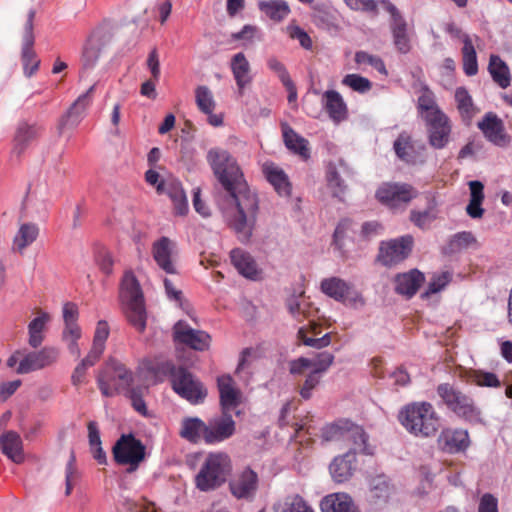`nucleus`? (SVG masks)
Wrapping results in <instances>:
<instances>
[{"instance_id": "54", "label": "nucleus", "mask_w": 512, "mask_h": 512, "mask_svg": "<svg viewBox=\"0 0 512 512\" xmlns=\"http://www.w3.org/2000/svg\"><path fill=\"white\" fill-rule=\"evenodd\" d=\"M355 62L360 67L364 68L365 66H371L374 69H376L379 73L387 75V70L385 68L384 62L378 56L369 54L364 51H359L355 54Z\"/></svg>"}, {"instance_id": "37", "label": "nucleus", "mask_w": 512, "mask_h": 512, "mask_svg": "<svg viewBox=\"0 0 512 512\" xmlns=\"http://www.w3.org/2000/svg\"><path fill=\"white\" fill-rule=\"evenodd\" d=\"M51 320L49 313L38 311L36 317L28 324V344L36 349L44 341L46 325Z\"/></svg>"}, {"instance_id": "10", "label": "nucleus", "mask_w": 512, "mask_h": 512, "mask_svg": "<svg viewBox=\"0 0 512 512\" xmlns=\"http://www.w3.org/2000/svg\"><path fill=\"white\" fill-rule=\"evenodd\" d=\"M167 369L172 372V386L176 393L191 403H198L206 397L202 384L184 369L175 370L167 363Z\"/></svg>"}, {"instance_id": "52", "label": "nucleus", "mask_w": 512, "mask_h": 512, "mask_svg": "<svg viewBox=\"0 0 512 512\" xmlns=\"http://www.w3.org/2000/svg\"><path fill=\"white\" fill-rule=\"evenodd\" d=\"M348 420L339 421L323 427L321 437L324 441H335L342 443Z\"/></svg>"}, {"instance_id": "59", "label": "nucleus", "mask_w": 512, "mask_h": 512, "mask_svg": "<svg viewBox=\"0 0 512 512\" xmlns=\"http://www.w3.org/2000/svg\"><path fill=\"white\" fill-rule=\"evenodd\" d=\"M451 281V274L447 271L434 274L428 284L425 296L440 292Z\"/></svg>"}, {"instance_id": "29", "label": "nucleus", "mask_w": 512, "mask_h": 512, "mask_svg": "<svg viewBox=\"0 0 512 512\" xmlns=\"http://www.w3.org/2000/svg\"><path fill=\"white\" fill-rule=\"evenodd\" d=\"M344 432L342 444L356 456L357 453L372 454V448L368 443V436L359 425L348 421Z\"/></svg>"}, {"instance_id": "21", "label": "nucleus", "mask_w": 512, "mask_h": 512, "mask_svg": "<svg viewBox=\"0 0 512 512\" xmlns=\"http://www.w3.org/2000/svg\"><path fill=\"white\" fill-rule=\"evenodd\" d=\"M425 122L430 145L436 149L444 148L450 140L452 130L449 117L442 113L426 119Z\"/></svg>"}, {"instance_id": "33", "label": "nucleus", "mask_w": 512, "mask_h": 512, "mask_svg": "<svg viewBox=\"0 0 512 512\" xmlns=\"http://www.w3.org/2000/svg\"><path fill=\"white\" fill-rule=\"evenodd\" d=\"M230 67L239 93L242 95L244 89L248 87L252 82L250 63L246 56L240 52L232 57Z\"/></svg>"}, {"instance_id": "34", "label": "nucleus", "mask_w": 512, "mask_h": 512, "mask_svg": "<svg viewBox=\"0 0 512 512\" xmlns=\"http://www.w3.org/2000/svg\"><path fill=\"white\" fill-rule=\"evenodd\" d=\"M454 100L461 120L470 125L472 119L479 113L478 107L474 104L472 96L464 87H458L454 93Z\"/></svg>"}, {"instance_id": "11", "label": "nucleus", "mask_w": 512, "mask_h": 512, "mask_svg": "<svg viewBox=\"0 0 512 512\" xmlns=\"http://www.w3.org/2000/svg\"><path fill=\"white\" fill-rule=\"evenodd\" d=\"M64 327L61 334V340L66 345L68 352L75 357H80L81 348L79 340L82 337V329L78 325V308L75 304L67 302L62 309Z\"/></svg>"}, {"instance_id": "35", "label": "nucleus", "mask_w": 512, "mask_h": 512, "mask_svg": "<svg viewBox=\"0 0 512 512\" xmlns=\"http://www.w3.org/2000/svg\"><path fill=\"white\" fill-rule=\"evenodd\" d=\"M281 129L285 146L302 159H308L310 157L309 142L286 123H282Z\"/></svg>"}, {"instance_id": "28", "label": "nucleus", "mask_w": 512, "mask_h": 512, "mask_svg": "<svg viewBox=\"0 0 512 512\" xmlns=\"http://www.w3.org/2000/svg\"><path fill=\"white\" fill-rule=\"evenodd\" d=\"M382 9L386 10L392 17L391 29L394 38V44L397 49L406 53L409 51V38L406 32V23L399 14L397 8L388 0L380 2Z\"/></svg>"}, {"instance_id": "31", "label": "nucleus", "mask_w": 512, "mask_h": 512, "mask_svg": "<svg viewBox=\"0 0 512 512\" xmlns=\"http://www.w3.org/2000/svg\"><path fill=\"white\" fill-rule=\"evenodd\" d=\"M356 468V456L351 452H346L341 456H337L330 464V474L337 483L348 481Z\"/></svg>"}, {"instance_id": "9", "label": "nucleus", "mask_w": 512, "mask_h": 512, "mask_svg": "<svg viewBox=\"0 0 512 512\" xmlns=\"http://www.w3.org/2000/svg\"><path fill=\"white\" fill-rule=\"evenodd\" d=\"M418 195L407 183H383L376 191L377 200L391 210H403Z\"/></svg>"}, {"instance_id": "2", "label": "nucleus", "mask_w": 512, "mask_h": 512, "mask_svg": "<svg viewBox=\"0 0 512 512\" xmlns=\"http://www.w3.org/2000/svg\"><path fill=\"white\" fill-rule=\"evenodd\" d=\"M232 460L221 451L208 453L194 477L195 487L201 492H211L220 488L231 475Z\"/></svg>"}, {"instance_id": "5", "label": "nucleus", "mask_w": 512, "mask_h": 512, "mask_svg": "<svg viewBox=\"0 0 512 512\" xmlns=\"http://www.w3.org/2000/svg\"><path fill=\"white\" fill-rule=\"evenodd\" d=\"M120 296L129 322L140 332L146 327V309L139 282L132 272H126L121 284Z\"/></svg>"}, {"instance_id": "38", "label": "nucleus", "mask_w": 512, "mask_h": 512, "mask_svg": "<svg viewBox=\"0 0 512 512\" xmlns=\"http://www.w3.org/2000/svg\"><path fill=\"white\" fill-rule=\"evenodd\" d=\"M424 281V275L418 270L400 274L395 279V290L402 295L412 296Z\"/></svg>"}, {"instance_id": "47", "label": "nucleus", "mask_w": 512, "mask_h": 512, "mask_svg": "<svg viewBox=\"0 0 512 512\" xmlns=\"http://www.w3.org/2000/svg\"><path fill=\"white\" fill-rule=\"evenodd\" d=\"M418 110L424 120L444 113L436 103L433 92L426 88L421 91L418 97Z\"/></svg>"}, {"instance_id": "6", "label": "nucleus", "mask_w": 512, "mask_h": 512, "mask_svg": "<svg viewBox=\"0 0 512 512\" xmlns=\"http://www.w3.org/2000/svg\"><path fill=\"white\" fill-rule=\"evenodd\" d=\"M132 382V372L116 360H110L97 378L98 387L105 397L114 396L119 389L128 388Z\"/></svg>"}, {"instance_id": "51", "label": "nucleus", "mask_w": 512, "mask_h": 512, "mask_svg": "<svg viewBox=\"0 0 512 512\" xmlns=\"http://www.w3.org/2000/svg\"><path fill=\"white\" fill-rule=\"evenodd\" d=\"M65 476V495L69 496L72 493L75 483L80 478V472L76 466V458L73 452H71L68 462L64 470Z\"/></svg>"}, {"instance_id": "19", "label": "nucleus", "mask_w": 512, "mask_h": 512, "mask_svg": "<svg viewBox=\"0 0 512 512\" xmlns=\"http://www.w3.org/2000/svg\"><path fill=\"white\" fill-rule=\"evenodd\" d=\"M151 253L157 266L167 274L177 273L176 244L167 237H161L152 244Z\"/></svg>"}, {"instance_id": "15", "label": "nucleus", "mask_w": 512, "mask_h": 512, "mask_svg": "<svg viewBox=\"0 0 512 512\" xmlns=\"http://www.w3.org/2000/svg\"><path fill=\"white\" fill-rule=\"evenodd\" d=\"M438 394L448 408L457 415L466 419H474L478 416L473 400L453 386L449 384L439 385Z\"/></svg>"}, {"instance_id": "25", "label": "nucleus", "mask_w": 512, "mask_h": 512, "mask_svg": "<svg viewBox=\"0 0 512 512\" xmlns=\"http://www.w3.org/2000/svg\"><path fill=\"white\" fill-rule=\"evenodd\" d=\"M235 432V422L228 413L212 418L207 423L205 442L214 444L230 438Z\"/></svg>"}, {"instance_id": "23", "label": "nucleus", "mask_w": 512, "mask_h": 512, "mask_svg": "<svg viewBox=\"0 0 512 512\" xmlns=\"http://www.w3.org/2000/svg\"><path fill=\"white\" fill-rule=\"evenodd\" d=\"M157 193L168 195L173 203L175 215L185 216L188 213L189 206L187 197L178 180L174 178L162 180L157 186Z\"/></svg>"}, {"instance_id": "3", "label": "nucleus", "mask_w": 512, "mask_h": 512, "mask_svg": "<svg viewBox=\"0 0 512 512\" xmlns=\"http://www.w3.org/2000/svg\"><path fill=\"white\" fill-rule=\"evenodd\" d=\"M401 424L415 436L430 437L439 428V417L428 402L407 405L399 414Z\"/></svg>"}, {"instance_id": "36", "label": "nucleus", "mask_w": 512, "mask_h": 512, "mask_svg": "<svg viewBox=\"0 0 512 512\" xmlns=\"http://www.w3.org/2000/svg\"><path fill=\"white\" fill-rule=\"evenodd\" d=\"M263 172L267 180L281 196H288L291 192V185L285 172L272 162L263 164Z\"/></svg>"}, {"instance_id": "57", "label": "nucleus", "mask_w": 512, "mask_h": 512, "mask_svg": "<svg viewBox=\"0 0 512 512\" xmlns=\"http://www.w3.org/2000/svg\"><path fill=\"white\" fill-rule=\"evenodd\" d=\"M345 4L352 10L362 11L367 13H372L376 15L378 13L379 7L382 8V5L379 1L375 0H343Z\"/></svg>"}, {"instance_id": "22", "label": "nucleus", "mask_w": 512, "mask_h": 512, "mask_svg": "<svg viewBox=\"0 0 512 512\" xmlns=\"http://www.w3.org/2000/svg\"><path fill=\"white\" fill-rule=\"evenodd\" d=\"M222 411L228 413L235 410L243 400V394L230 375H222L217 379Z\"/></svg>"}, {"instance_id": "12", "label": "nucleus", "mask_w": 512, "mask_h": 512, "mask_svg": "<svg viewBox=\"0 0 512 512\" xmlns=\"http://www.w3.org/2000/svg\"><path fill=\"white\" fill-rule=\"evenodd\" d=\"M113 456L117 463L129 465L134 471L145 457V447L132 435H123L113 447Z\"/></svg>"}, {"instance_id": "27", "label": "nucleus", "mask_w": 512, "mask_h": 512, "mask_svg": "<svg viewBox=\"0 0 512 512\" xmlns=\"http://www.w3.org/2000/svg\"><path fill=\"white\" fill-rule=\"evenodd\" d=\"M397 156L409 164L423 163L425 158V146L422 143L412 141L407 134H401L394 143Z\"/></svg>"}, {"instance_id": "49", "label": "nucleus", "mask_w": 512, "mask_h": 512, "mask_svg": "<svg viewBox=\"0 0 512 512\" xmlns=\"http://www.w3.org/2000/svg\"><path fill=\"white\" fill-rule=\"evenodd\" d=\"M37 136V129L33 125L21 123L14 136V152L21 154L30 142Z\"/></svg>"}, {"instance_id": "41", "label": "nucleus", "mask_w": 512, "mask_h": 512, "mask_svg": "<svg viewBox=\"0 0 512 512\" xmlns=\"http://www.w3.org/2000/svg\"><path fill=\"white\" fill-rule=\"evenodd\" d=\"M207 424L199 418H185L182 421L180 436L192 443H198L201 439L205 441Z\"/></svg>"}, {"instance_id": "13", "label": "nucleus", "mask_w": 512, "mask_h": 512, "mask_svg": "<svg viewBox=\"0 0 512 512\" xmlns=\"http://www.w3.org/2000/svg\"><path fill=\"white\" fill-rule=\"evenodd\" d=\"M321 290L327 296L347 306L358 308L364 305V299L360 292L340 278L331 277L322 280Z\"/></svg>"}, {"instance_id": "56", "label": "nucleus", "mask_w": 512, "mask_h": 512, "mask_svg": "<svg viewBox=\"0 0 512 512\" xmlns=\"http://www.w3.org/2000/svg\"><path fill=\"white\" fill-rule=\"evenodd\" d=\"M342 84L359 93H365L372 87L371 82L367 78L358 74L346 75L342 80Z\"/></svg>"}, {"instance_id": "1", "label": "nucleus", "mask_w": 512, "mask_h": 512, "mask_svg": "<svg viewBox=\"0 0 512 512\" xmlns=\"http://www.w3.org/2000/svg\"><path fill=\"white\" fill-rule=\"evenodd\" d=\"M207 161L214 175L229 194L223 217L241 241H248L256 222L259 201L257 195L243 179V174L230 153L221 148H212Z\"/></svg>"}, {"instance_id": "42", "label": "nucleus", "mask_w": 512, "mask_h": 512, "mask_svg": "<svg viewBox=\"0 0 512 512\" xmlns=\"http://www.w3.org/2000/svg\"><path fill=\"white\" fill-rule=\"evenodd\" d=\"M325 108L331 119L335 122L344 120L347 116V107L342 96L334 90H328L324 93Z\"/></svg>"}, {"instance_id": "4", "label": "nucleus", "mask_w": 512, "mask_h": 512, "mask_svg": "<svg viewBox=\"0 0 512 512\" xmlns=\"http://www.w3.org/2000/svg\"><path fill=\"white\" fill-rule=\"evenodd\" d=\"M59 358V350L46 346L38 351L26 349L14 351L7 359L6 365L15 373L24 375L54 365Z\"/></svg>"}, {"instance_id": "39", "label": "nucleus", "mask_w": 512, "mask_h": 512, "mask_svg": "<svg viewBox=\"0 0 512 512\" xmlns=\"http://www.w3.org/2000/svg\"><path fill=\"white\" fill-rule=\"evenodd\" d=\"M230 257L234 267L241 275L251 279L257 276V264L249 253L241 249H234L231 251Z\"/></svg>"}, {"instance_id": "43", "label": "nucleus", "mask_w": 512, "mask_h": 512, "mask_svg": "<svg viewBox=\"0 0 512 512\" xmlns=\"http://www.w3.org/2000/svg\"><path fill=\"white\" fill-rule=\"evenodd\" d=\"M0 444L3 453L15 463H21L23 461L22 454V440L20 436L9 431L0 438Z\"/></svg>"}, {"instance_id": "24", "label": "nucleus", "mask_w": 512, "mask_h": 512, "mask_svg": "<svg viewBox=\"0 0 512 512\" xmlns=\"http://www.w3.org/2000/svg\"><path fill=\"white\" fill-rule=\"evenodd\" d=\"M478 128L491 143L504 147L510 143V137L505 132L501 119L494 113H487L484 118L478 122Z\"/></svg>"}, {"instance_id": "62", "label": "nucleus", "mask_w": 512, "mask_h": 512, "mask_svg": "<svg viewBox=\"0 0 512 512\" xmlns=\"http://www.w3.org/2000/svg\"><path fill=\"white\" fill-rule=\"evenodd\" d=\"M306 380L300 390V394L304 399L311 397L312 390L319 384L321 375L313 371H307Z\"/></svg>"}, {"instance_id": "14", "label": "nucleus", "mask_w": 512, "mask_h": 512, "mask_svg": "<svg viewBox=\"0 0 512 512\" xmlns=\"http://www.w3.org/2000/svg\"><path fill=\"white\" fill-rule=\"evenodd\" d=\"M35 12L30 10L22 24V53L21 62L23 73L27 78L32 77L39 69L40 60L32 49L34 44L33 19Z\"/></svg>"}, {"instance_id": "45", "label": "nucleus", "mask_w": 512, "mask_h": 512, "mask_svg": "<svg viewBox=\"0 0 512 512\" xmlns=\"http://www.w3.org/2000/svg\"><path fill=\"white\" fill-rule=\"evenodd\" d=\"M478 36H464V46L462 48L463 70L468 76H473L478 72L477 56L474 47V41L478 42Z\"/></svg>"}, {"instance_id": "8", "label": "nucleus", "mask_w": 512, "mask_h": 512, "mask_svg": "<svg viewBox=\"0 0 512 512\" xmlns=\"http://www.w3.org/2000/svg\"><path fill=\"white\" fill-rule=\"evenodd\" d=\"M111 41L112 34L107 27L100 26L93 30L82 50L81 63L83 69L94 68L107 55Z\"/></svg>"}, {"instance_id": "32", "label": "nucleus", "mask_w": 512, "mask_h": 512, "mask_svg": "<svg viewBox=\"0 0 512 512\" xmlns=\"http://www.w3.org/2000/svg\"><path fill=\"white\" fill-rule=\"evenodd\" d=\"M322 512H359L351 496L344 492L331 493L320 502Z\"/></svg>"}, {"instance_id": "16", "label": "nucleus", "mask_w": 512, "mask_h": 512, "mask_svg": "<svg viewBox=\"0 0 512 512\" xmlns=\"http://www.w3.org/2000/svg\"><path fill=\"white\" fill-rule=\"evenodd\" d=\"M258 486V475L249 467L238 471L229 482V490L238 500L252 501L256 496Z\"/></svg>"}, {"instance_id": "64", "label": "nucleus", "mask_w": 512, "mask_h": 512, "mask_svg": "<svg viewBox=\"0 0 512 512\" xmlns=\"http://www.w3.org/2000/svg\"><path fill=\"white\" fill-rule=\"evenodd\" d=\"M478 512H498L497 499L489 493L484 494L480 499Z\"/></svg>"}, {"instance_id": "26", "label": "nucleus", "mask_w": 512, "mask_h": 512, "mask_svg": "<svg viewBox=\"0 0 512 512\" xmlns=\"http://www.w3.org/2000/svg\"><path fill=\"white\" fill-rule=\"evenodd\" d=\"M333 361L334 356L329 352L319 353L313 359L301 357L290 363V372L295 375H303L307 371H313L322 375L332 365Z\"/></svg>"}, {"instance_id": "50", "label": "nucleus", "mask_w": 512, "mask_h": 512, "mask_svg": "<svg viewBox=\"0 0 512 512\" xmlns=\"http://www.w3.org/2000/svg\"><path fill=\"white\" fill-rule=\"evenodd\" d=\"M195 102L198 109L204 114L214 112L216 102L212 91L207 86H198L195 89Z\"/></svg>"}, {"instance_id": "53", "label": "nucleus", "mask_w": 512, "mask_h": 512, "mask_svg": "<svg viewBox=\"0 0 512 512\" xmlns=\"http://www.w3.org/2000/svg\"><path fill=\"white\" fill-rule=\"evenodd\" d=\"M469 379L478 386L483 387H499L500 381L498 377L491 372L483 370H470L468 373Z\"/></svg>"}, {"instance_id": "55", "label": "nucleus", "mask_w": 512, "mask_h": 512, "mask_svg": "<svg viewBox=\"0 0 512 512\" xmlns=\"http://www.w3.org/2000/svg\"><path fill=\"white\" fill-rule=\"evenodd\" d=\"M390 494L389 485L381 478L373 481V486L370 490V500L375 503L386 502Z\"/></svg>"}, {"instance_id": "48", "label": "nucleus", "mask_w": 512, "mask_h": 512, "mask_svg": "<svg viewBox=\"0 0 512 512\" xmlns=\"http://www.w3.org/2000/svg\"><path fill=\"white\" fill-rule=\"evenodd\" d=\"M259 9L271 20L281 21L290 13L289 5L283 0L260 1Z\"/></svg>"}, {"instance_id": "30", "label": "nucleus", "mask_w": 512, "mask_h": 512, "mask_svg": "<svg viewBox=\"0 0 512 512\" xmlns=\"http://www.w3.org/2000/svg\"><path fill=\"white\" fill-rule=\"evenodd\" d=\"M438 445L447 453L465 451L470 445L468 432L462 429H444L438 437Z\"/></svg>"}, {"instance_id": "17", "label": "nucleus", "mask_w": 512, "mask_h": 512, "mask_svg": "<svg viewBox=\"0 0 512 512\" xmlns=\"http://www.w3.org/2000/svg\"><path fill=\"white\" fill-rule=\"evenodd\" d=\"M94 88L95 86L93 85L85 93L81 94L61 117L57 126L59 135H63L67 130L75 129L80 124L90 105Z\"/></svg>"}, {"instance_id": "63", "label": "nucleus", "mask_w": 512, "mask_h": 512, "mask_svg": "<svg viewBox=\"0 0 512 512\" xmlns=\"http://www.w3.org/2000/svg\"><path fill=\"white\" fill-rule=\"evenodd\" d=\"M164 287L167 296L178 302L180 306L183 305V294L181 289L178 287L177 283L173 279L165 278L164 279Z\"/></svg>"}, {"instance_id": "7", "label": "nucleus", "mask_w": 512, "mask_h": 512, "mask_svg": "<svg viewBox=\"0 0 512 512\" xmlns=\"http://www.w3.org/2000/svg\"><path fill=\"white\" fill-rule=\"evenodd\" d=\"M110 329L106 321H99L96 325L93 342L88 354L75 367L71 380L73 385L77 386L84 380L86 371L89 367L94 366L105 350V344L109 337Z\"/></svg>"}, {"instance_id": "60", "label": "nucleus", "mask_w": 512, "mask_h": 512, "mask_svg": "<svg viewBox=\"0 0 512 512\" xmlns=\"http://www.w3.org/2000/svg\"><path fill=\"white\" fill-rule=\"evenodd\" d=\"M437 214L434 210L423 212L411 211L410 220L419 228L426 229L436 219Z\"/></svg>"}, {"instance_id": "46", "label": "nucleus", "mask_w": 512, "mask_h": 512, "mask_svg": "<svg viewBox=\"0 0 512 512\" xmlns=\"http://www.w3.org/2000/svg\"><path fill=\"white\" fill-rule=\"evenodd\" d=\"M489 72L493 80L501 87L507 88L510 85V73L506 63L497 55H491Z\"/></svg>"}, {"instance_id": "58", "label": "nucleus", "mask_w": 512, "mask_h": 512, "mask_svg": "<svg viewBox=\"0 0 512 512\" xmlns=\"http://www.w3.org/2000/svg\"><path fill=\"white\" fill-rule=\"evenodd\" d=\"M282 512H314L299 495L287 497L282 505Z\"/></svg>"}, {"instance_id": "20", "label": "nucleus", "mask_w": 512, "mask_h": 512, "mask_svg": "<svg viewBox=\"0 0 512 512\" xmlns=\"http://www.w3.org/2000/svg\"><path fill=\"white\" fill-rule=\"evenodd\" d=\"M173 337L176 342L185 344L194 350L203 351L210 345V336L205 331L194 329L182 320L174 325Z\"/></svg>"}, {"instance_id": "44", "label": "nucleus", "mask_w": 512, "mask_h": 512, "mask_svg": "<svg viewBox=\"0 0 512 512\" xmlns=\"http://www.w3.org/2000/svg\"><path fill=\"white\" fill-rule=\"evenodd\" d=\"M39 229L37 225L32 223H24L20 225L17 233L13 238L12 249L18 253H23L38 237Z\"/></svg>"}, {"instance_id": "18", "label": "nucleus", "mask_w": 512, "mask_h": 512, "mask_svg": "<svg viewBox=\"0 0 512 512\" xmlns=\"http://www.w3.org/2000/svg\"><path fill=\"white\" fill-rule=\"evenodd\" d=\"M413 238L410 235L383 242L380 246L379 260L386 266L403 261L411 252Z\"/></svg>"}, {"instance_id": "40", "label": "nucleus", "mask_w": 512, "mask_h": 512, "mask_svg": "<svg viewBox=\"0 0 512 512\" xmlns=\"http://www.w3.org/2000/svg\"><path fill=\"white\" fill-rule=\"evenodd\" d=\"M318 325L315 322H311L309 328H300L298 331V338L303 342L304 345L310 346L316 349L327 347L331 343L330 333H326L319 336Z\"/></svg>"}, {"instance_id": "61", "label": "nucleus", "mask_w": 512, "mask_h": 512, "mask_svg": "<svg viewBox=\"0 0 512 512\" xmlns=\"http://www.w3.org/2000/svg\"><path fill=\"white\" fill-rule=\"evenodd\" d=\"M286 30L290 38L298 40L304 49L309 50L312 48L310 36L298 25L290 24L287 26Z\"/></svg>"}]
</instances>
